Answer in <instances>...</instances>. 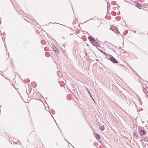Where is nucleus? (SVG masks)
<instances>
[{"label":"nucleus","instance_id":"obj_1","mask_svg":"<svg viewBox=\"0 0 148 148\" xmlns=\"http://www.w3.org/2000/svg\"><path fill=\"white\" fill-rule=\"evenodd\" d=\"M89 40L95 46H97L98 45V42L95 40V39L90 37L88 38Z\"/></svg>","mask_w":148,"mask_h":148},{"label":"nucleus","instance_id":"obj_2","mask_svg":"<svg viewBox=\"0 0 148 148\" xmlns=\"http://www.w3.org/2000/svg\"><path fill=\"white\" fill-rule=\"evenodd\" d=\"M110 29H111L112 30L115 32L116 34L119 33V32L118 31V29L116 27H111Z\"/></svg>","mask_w":148,"mask_h":148},{"label":"nucleus","instance_id":"obj_3","mask_svg":"<svg viewBox=\"0 0 148 148\" xmlns=\"http://www.w3.org/2000/svg\"><path fill=\"white\" fill-rule=\"evenodd\" d=\"M110 60L112 62L114 63H117L116 60L112 56H111L110 58Z\"/></svg>","mask_w":148,"mask_h":148},{"label":"nucleus","instance_id":"obj_4","mask_svg":"<svg viewBox=\"0 0 148 148\" xmlns=\"http://www.w3.org/2000/svg\"><path fill=\"white\" fill-rule=\"evenodd\" d=\"M146 133L145 131L143 130H141L139 132V134L140 136L145 135Z\"/></svg>","mask_w":148,"mask_h":148},{"label":"nucleus","instance_id":"obj_5","mask_svg":"<svg viewBox=\"0 0 148 148\" xmlns=\"http://www.w3.org/2000/svg\"><path fill=\"white\" fill-rule=\"evenodd\" d=\"M94 136L97 139H99L100 138V135L97 133H95Z\"/></svg>","mask_w":148,"mask_h":148},{"label":"nucleus","instance_id":"obj_6","mask_svg":"<svg viewBox=\"0 0 148 148\" xmlns=\"http://www.w3.org/2000/svg\"><path fill=\"white\" fill-rule=\"evenodd\" d=\"M133 136L135 138L138 139V138L139 136L137 135V133L135 132L133 134Z\"/></svg>","mask_w":148,"mask_h":148},{"label":"nucleus","instance_id":"obj_7","mask_svg":"<svg viewBox=\"0 0 148 148\" xmlns=\"http://www.w3.org/2000/svg\"><path fill=\"white\" fill-rule=\"evenodd\" d=\"M99 128L101 130H103L104 129L103 126L102 125L99 126Z\"/></svg>","mask_w":148,"mask_h":148},{"label":"nucleus","instance_id":"obj_8","mask_svg":"<svg viewBox=\"0 0 148 148\" xmlns=\"http://www.w3.org/2000/svg\"><path fill=\"white\" fill-rule=\"evenodd\" d=\"M136 7H138V8H142V7H143V6L140 5L139 4H137L136 5Z\"/></svg>","mask_w":148,"mask_h":148},{"label":"nucleus","instance_id":"obj_9","mask_svg":"<svg viewBox=\"0 0 148 148\" xmlns=\"http://www.w3.org/2000/svg\"><path fill=\"white\" fill-rule=\"evenodd\" d=\"M90 95V97H91V98L92 99V100L94 101V102H95V100H94V99L92 97V96H91V95Z\"/></svg>","mask_w":148,"mask_h":148},{"label":"nucleus","instance_id":"obj_10","mask_svg":"<svg viewBox=\"0 0 148 148\" xmlns=\"http://www.w3.org/2000/svg\"><path fill=\"white\" fill-rule=\"evenodd\" d=\"M86 89L88 91V94H89V95H90V93L89 91V90H88V89Z\"/></svg>","mask_w":148,"mask_h":148},{"label":"nucleus","instance_id":"obj_11","mask_svg":"<svg viewBox=\"0 0 148 148\" xmlns=\"http://www.w3.org/2000/svg\"><path fill=\"white\" fill-rule=\"evenodd\" d=\"M56 51H57V52H58V50H57Z\"/></svg>","mask_w":148,"mask_h":148}]
</instances>
